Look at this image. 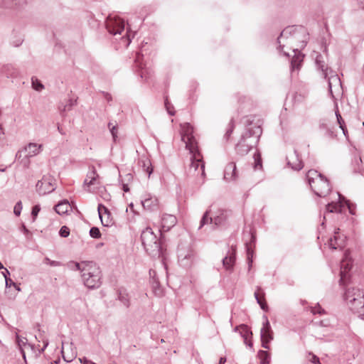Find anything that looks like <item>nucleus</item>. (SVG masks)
<instances>
[{
	"mask_svg": "<svg viewBox=\"0 0 364 364\" xmlns=\"http://www.w3.org/2000/svg\"><path fill=\"white\" fill-rule=\"evenodd\" d=\"M77 269L82 272V277L85 286L89 288H95L100 285V270L99 267L92 262H82L75 263Z\"/></svg>",
	"mask_w": 364,
	"mask_h": 364,
	"instance_id": "obj_1",
	"label": "nucleus"
},
{
	"mask_svg": "<svg viewBox=\"0 0 364 364\" xmlns=\"http://www.w3.org/2000/svg\"><path fill=\"white\" fill-rule=\"evenodd\" d=\"M309 183L314 193L320 197L327 196L331 190L329 181L316 170H309L306 174Z\"/></svg>",
	"mask_w": 364,
	"mask_h": 364,
	"instance_id": "obj_2",
	"label": "nucleus"
},
{
	"mask_svg": "<svg viewBox=\"0 0 364 364\" xmlns=\"http://www.w3.org/2000/svg\"><path fill=\"white\" fill-rule=\"evenodd\" d=\"M190 154H191V162L188 169V173L198 180L203 181L205 176V173L203 156L198 148H196L193 151H190Z\"/></svg>",
	"mask_w": 364,
	"mask_h": 364,
	"instance_id": "obj_3",
	"label": "nucleus"
},
{
	"mask_svg": "<svg viewBox=\"0 0 364 364\" xmlns=\"http://www.w3.org/2000/svg\"><path fill=\"white\" fill-rule=\"evenodd\" d=\"M345 298L352 309L364 314V294L360 289L355 287L348 288Z\"/></svg>",
	"mask_w": 364,
	"mask_h": 364,
	"instance_id": "obj_4",
	"label": "nucleus"
},
{
	"mask_svg": "<svg viewBox=\"0 0 364 364\" xmlns=\"http://www.w3.org/2000/svg\"><path fill=\"white\" fill-rule=\"evenodd\" d=\"M193 127L187 122L181 124V139L189 151H193L198 148V143L193 135Z\"/></svg>",
	"mask_w": 364,
	"mask_h": 364,
	"instance_id": "obj_5",
	"label": "nucleus"
},
{
	"mask_svg": "<svg viewBox=\"0 0 364 364\" xmlns=\"http://www.w3.org/2000/svg\"><path fill=\"white\" fill-rule=\"evenodd\" d=\"M106 27L110 33L120 34L124 29V22L119 17L109 16L106 21Z\"/></svg>",
	"mask_w": 364,
	"mask_h": 364,
	"instance_id": "obj_6",
	"label": "nucleus"
},
{
	"mask_svg": "<svg viewBox=\"0 0 364 364\" xmlns=\"http://www.w3.org/2000/svg\"><path fill=\"white\" fill-rule=\"evenodd\" d=\"M346 237L337 229L334 232L333 237H331L328 242L329 247L332 250H341L346 245Z\"/></svg>",
	"mask_w": 364,
	"mask_h": 364,
	"instance_id": "obj_7",
	"label": "nucleus"
},
{
	"mask_svg": "<svg viewBox=\"0 0 364 364\" xmlns=\"http://www.w3.org/2000/svg\"><path fill=\"white\" fill-rule=\"evenodd\" d=\"M54 189L55 185L50 177H43L36 184V190L41 195L51 193Z\"/></svg>",
	"mask_w": 364,
	"mask_h": 364,
	"instance_id": "obj_8",
	"label": "nucleus"
},
{
	"mask_svg": "<svg viewBox=\"0 0 364 364\" xmlns=\"http://www.w3.org/2000/svg\"><path fill=\"white\" fill-rule=\"evenodd\" d=\"M141 241L145 248L156 247L157 237L152 231L151 228H147L141 233Z\"/></svg>",
	"mask_w": 364,
	"mask_h": 364,
	"instance_id": "obj_9",
	"label": "nucleus"
},
{
	"mask_svg": "<svg viewBox=\"0 0 364 364\" xmlns=\"http://www.w3.org/2000/svg\"><path fill=\"white\" fill-rule=\"evenodd\" d=\"M273 339L272 331L268 321L264 324L261 330L262 346L265 349H269V343Z\"/></svg>",
	"mask_w": 364,
	"mask_h": 364,
	"instance_id": "obj_10",
	"label": "nucleus"
},
{
	"mask_svg": "<svg viewBox=\"0 0 364 364\" xmlns=\"http://www.w3.org/2000/svg\"><path fill=\"white\" fill-rule=\"evenodd\" d=\"M42 145L41 144L30 143L27 146H26L23 149V150L18 151L16 154V156L18 157V159H20L22 157L23 154H24L25 157H32L39 154Z\"/></svg>",
	"mask_w": 364,
	"mask_h": 364,
	"instance_id": "obj_11",
	"label": "nucleus"
},
{
	"mask_svg": "<svg viewBox=\"0 0 364 364\" xmlns=\"http://www.w3.org/2000/svg\"><path fill=\"white\" fill-rule=\"evenodd\" d=\"M98 213L102 224L105 226H109L112 224V218L109 210L103 205H98Z\"/></svg>",
	"mask_w": 364,
	"mask_h": 364,
	"instance_id": "obj_12",
	"label": "nucleus"
},
{
	"mask_svg": "<svg viewBox=\"0 0 364 364\" xmlns=\"http://www.w3.org/2000/svg\"><path fill=\"white\" fill-rule=\"evenodd\" d=\"M237 171L235 163H229L225 169L224 178L226 181H234L237 178Z\"/></svg>",
	"mask_w": 364,
	"mask_h": 364,
	"instance_id": "obj_13",
	"label": "nucleus"
},
{
	"mask_svg": "<svg viewBox=\"0 0 364 364\" xmlns=\"http://www.w3.org/2000/svg\"><path fill=\"white\" fill-rule=\"evenodd\" d=\"M177 223L176 218L170 214H166L162 218L161 227L164 231H168L171 228L173 227Z\"/></svg>",
	"mask_w": 364,
	"mask_h": 364,
	"instance_id": "obj_14",
	"label": "nucleus"
},
{
	"mask_svg": "<svg viewBox=\"0 0 364 364\" xmlns=\"http://www.w3.org/2000/svg\"><path fill=\"white\" fill-rule=\"evenodd\" d=\"M255 296L257 301V303L259 304L260 307L267 311L268 307L265 300V294L261 288H257V289L255 292Z\"/></svg>",
	"mask_w": 364,
	"mask_h": 364,
	"instance_id": "obj_15",
	"label": "nucleus"
},
{
	"mask_svg": "<svg viewBox=\"0 0 364 364\" xmlns=\"http://www.w3.org/2000/svg\"><path fill=\"white\" fill-rule=\"evenodd\" d=\"M235 262V250L232 249V252L223 259V264L227 269H231Z\"/></svg>",
	"mask_w": 364,
	"mask_h": 364,
	"instance_id": "obj_16",
	"label": "nucleus"
},
{
	"mask_svg": "<svg viewBox=\"0 0 364 364\" xmlns=\"http://www.w3.org/2000/svg\"><path fill=\"white\" fill-rule=\"evenodd\" d=\"M159 205V200L156 197L149 196L142 201V205L144 208L152 210Z\"/></svg>",
	"mask_w": 364,
	"mask_h": 364,
	"instance_id": "obj_17",
	"label": "nucleus"
},
{
	"mask_svg": "<svg viewBox=\"0 0 364 364\" xmlns=\"http://www.w3.org/2000/svg\"><path fill=\"white\" fill-rule=\"evenodd\" d=\"M250 149L251 146L249 144L246 143L245 138H242L236 146L237 152L241 155L248 153Z\"/></svg>",
	"mask_w": 364,
	"mask_h": 364,
	"instance_id": "obj_18",
	"label": "nucleus"
},
{
	"mask_svg": "<svg viewBox=\"0 0 364 364\" xmlns=\"http://www.w3.org/2000/svg\"><path fill=\"white\" fill-rule=\"evenodd\" d=\"M92 171L87 174V178L84 181V184L88 187L95 184V181L99 178V175L97 174L95 167H92Z\"/></svg>",
	"mask_w": 364,
	"mask_h": 364,
	"instance_id": "obj_19",
	"label": "nucleus"
},
{
	"mask_svg": "<svg viewBox=\"0 0 364 364\" xmlns=\"http://www.w3.org/2000/svg\"><path fill=\"white\" fill-rule=\"evenodd\" d=\"M339 201L338 202H336V203H329L326 205V210L328 211V212H331V213H333V212H336V213H341L342 211V208H343V203L342 200H341V197L339 196Z\"/></svg>",
	"mask_w": 364,
	"mask_h": 364,
	"instance_id": "obj_20",
	"label": "nucleus"
},
{
	"mask_svg": "<svg viewBox=\"0 0 364 364\" xmlns=\"http://www.w3.org/2000/svg\"><path fill=\"white\" fill-rule=\"evenodd\" d=\"M210 210H207L205 213L204 214L201 221H200V226L204 225L205 224L208 223L209 221L213 222L214 221L215 225H218L221 223V219L220 218L219 215L214 217V218H209V215L210 214Z\"/></svg>",
	"mask_w": 364,
	"mask_h": 364,
	"instance_id": "obj_21",
	"label": "nucleus"
},
{
	"mask_svg": "<svg viewBox=\"0 0 364 364\" xmlns=\"http://www.w3.org/2000/svg\"><path fill=\"white\" fill-rule=\"evenodd\" d=\"M351 267V264L350 261H348L346 258L343 259L341 262V280L342 282L344 281L346 275L348 272Z\"/></svg>",
	"mask_w": 364,
	"mask_h": 364,
	"instance_id": "obj_22",
	"label": "nucleus"
},
{
	"mask_svg": "<svg viewBox=\"0 0 364 364\" xmlns=\"http://www.w3.org/2000/svg\"><path fill=\"white\" fill-rule=\"evenodd\" d=\"M139 164L143 167L144 170L147 173L149 176L152 171L153 168L151 166V161L147 157H144L139 161Z\"/></svg>",
	"mask_w": 364,
	"mask_h": 364,
	"instance_id": "obj_23",
	"label": "nucleus"
},
{
	"mask_svg": "<svg viewBox=\"0 0 364 364\" xmlns=\"http://www.w3.org/2000/svg\"><path fill=\"white\" fill-rule=\"evenodd\" d=\"M70 208V204L67 200L60 202L55 207L56 213L60 215L66 213Z\"/></svg>",
	"mask_w": 364,
	"mask_h": 364,
	"instance_id": "obj_24",
	"label": "nucleus"
},
{
	"mask_svg": "<svg viewBox=\"0 0 364 364\" xmlns=\"http://www.w3.org/2000/svg\"><path fill=\"white\" fill-rule=\"evenodd\" d=\"M253 168L255 171L262 169V160L259 152H256L254 154V164Z\"/></svg>",
	"mask_w": 364,
	"mask_h": 364,
	"instance_id": "obj_25",
	"label": "nucleus"
},
{
	"mask_svg": "<svg viewBox=\"0 0 364 364\" xmlns=\"http://www.w3.org/2000/svg\"><path fill=\"white\" fill-rule=\"evenodd\" d=\"M257 357L262 364H268L270 360V355L267 350H259Z\"/></svg>",
	"mask_w": 364,
	"mask_h": 364,
	"instance_id": "obj_26",
	"label": "nucleus"
},
{
	"mask_svg": "<svg viewBox=\"0 0 364 364\" xmlns=\"http://www.w3.org/2000/svg\"><path fill=\"white\" fill-rule=\"evenodd\" d=\"M241 328H242V330L245 331V333L243 335L245 343L247 345H248L249 346L252 347V342L251 341V338H252V332H249L247 326H242Z\"/></svg>",
	"mask_w": 364,
	"mask_h": 364,
	"instance_id": "obj_27",
	"label": "nucleus"
},
{
	"mask_svg": "<svg viewBox=\"0 0 364 364\" xmlns=\"http://www.w3.org/2000/svg\"><path fill=\"white\" fill-rule=\"evenodd\" d=\"M108 127L110 129L114 140L115 141L117 137V124H113L112 123L109 122L108 124Z\"/></svg>",
	"mask_w": 364,
	"mask_h": 364,
	"instance_id": "obj_28",
	"label": "nucleus"
},
{
	"mask_svg": "<svg viewBox=\"0 0 364 364\" xmlns=\"http://www.w3.org/2000/svg\"><path fill=\"white\" fill-rule=\"evenodd\" d=\"M32 86L33 87L38 91H40L43 89V85L41 82L36 77L32 78Z\"/></svg>",
	"mask_w": 364,
	"mask_h": 364,
	"instance_id": "obj_29",
	"label": "nucleus"
},
{
	"mask_svg": "<svg viewBox=\"0 0 364 364\" xmlns=\"http://www.w3.org/2000/svg\"><path fill=\"white\" fill-rule=\"evenodd\" d=\"M307 359L309 362L314 364H321L319 358L312 353H309L307 355Z\"/></svg>",
	"mask_w": 364,
	"mask_h": 364,
	"instance_id": "obj_30",
	"label": "nucleus"
},
{
	"mask_svg": "<svg viewBox=\"0 0 364 364\" xmlns=\"http://www.w3.org/2000/svg\"><path fill=\"white\" fill-rule=\"evenodd\" d=\"M90 235L93 238H99L101 236L100 230L97 228H92L90 230Z\"/></svg>",
	"mask_w": 364,
	"mask_h": 364,
	"instance_id": "obj_31",
	"label": "nucleus"
},
{
	"mask_svg": "<svg viewBox=\"0 0 364 364\" xmlns=\"http://www.w3.org/2000/svg\"><path fill=\"white\" fill-rule=\"evenodd\" d=\"M59 233L61 237H67L70 235V229L67 226H63Z\"/></svg>",
	"mask_w": 364,
	"mask_h": 364,
	"instance_id": "obj_32",
	"label": "nucleus"
},
{
	"mask_svg": "<svg viewBox=\"0 0 364 364\" xmlns=\"http://www.w3.org/2000/svg\"><path fill=\"white\" fill-rule=\"evenodd\" d=\"M22 210L21 202H18L14 208V213L16 216H19Z\"/></svg>",
	"mask_w": 364,
	"mask_h": 364,
	"instance_id": "obj_33",
	"label": "nucleus"
},
{
	"mask_svg": "<svg viewBox=\"0 0 364 364\" xmlns=\"http://www.w3.org/2000/svg\"><path fill=\"white\" fill-rule=\"evenodd\" d=\"M337 119L340 128L343 130V134L346 135V127L344 121L343 120L341 115H337Z\"/></svg>",
	"mask_w": 364,
	"mask_h": 364,
	"instance_id": "obj_34",
	"label": "nucleus"
},
{
	"mask_svg": "<svg viewBox=\"0 0 364 364\" xmlns=\"http://www.w3.org/2000/svg\"><path fill=\"white\" fill-rule=\"evenodd\" d=\"M311 312L314 314H324V310L321 306H316L311 308Z\"/></svg>",
	"mask_w": 364,
	"mask_h": 364,
	"instance_id": "obj_35",
	"label": "nucleus"
},
{
	"mask_svg": "<svg viewBox=\"0 0 364 364\" xmlns=\"http://www.w3.org/2000/svg\"><path fill=\"white\" fill-rule=\"evenodd\" d=\"M40 210H41L40 206L38 205L33 207L31 214H32L34 220L36 218V216L38 215Z\"/></svg>",
	"mask_w": 364,
	"mask_h": 364,
	"instance_id": "obj_36",
	"label": "nucleus"
},
{
	"mask_svg": "<svg viewBox=\"0 0 364 364\" xmlns=\"http://www.w3.org/2000/svg\"><path fill=\"white\" fill-rule=\"evenodd\" d=\"M292 167L295 169H298V170L301 169L302 168L301 162L299 161L298 164L293 165Z\"/></svg>",
	"mask_w": 364,
	"mask_h": 364,
	"instance_id": "obj_37",
	"label": "nucleus"
},
{
	"mask_svg": "<svg viewBox=\"0 0 364 364\" xmlns=\"http://www.w3.org/2000/svg\"><path fill=\"white\" fill-rule=\"evenodd\" d=\"M17 343L20 348H21V343L25 345V343L22 340H21L18 336L17 337Z\"/></svg>",
	"mask_w": 364,
	"mask_h": 364,
	"instance_id": "obj_38",
	"label": "nucleus"
},
{
	"mask_svg": "<svg viewBox=\"0 0 364 364\" xmlns=\"http://www.w3.org/2000/svg\"><path fill=\"white\" fill-rule=\"evenodd\" d=\"M123 191L124 192H128L129 191V188L128 187V185L127 184H124L123 185Z\"/></svg>",
	"mask_w": 364,
	"mask_h": 364,
	"instance_id": "obj_39",
	"label": "nucleus"
},
{
	"mask_svg": "<svg viewBox=\"0 0 364 364\" xmlns=\"http://www.w3.org/2000/svg\"><path fill=\"white\" fill-rule=\"evenodd\" d=\"M80 362L83 364H86L87 362H91L90 360H88L87 359H86L85 358H83L82 359H80Z\"/></svg>",
	"mask_w": 364,
	"mask_h": 364,
	"instance_id": "obj_40",
	"label": "nucleus"
},
{
	"mask_svg": "<svg viewBox=\"0 0 364 364\" xmlns=\"http://www.w3.org/2000/svg\"><path fill=\"white\" fill-rule=\"evenodd\" d=\"M225 361H226L225 358H221L220 360V363L219 364H224Z\"/></svg>",
	"mask_w": 364,
	"mask_h": 364,
	"instance_id": "obj_41",
	"label": "nucleus"
},
{
	"mask_svg": "<svg viewBox=\"0 0 364 364\" xmlns=\"http://www.w3.org/2000/svg\"><path fill=\"white\" fill-rule=\"evenodd\" d=\"M126 41H127V46H128L129 44L130 41H131L129 34L127 35V38L126 39Z\"/></svg>",
	"mask_w": 364,
	"mask_h": 364,
	"instance_id": "obj_42",
	"label": "nucleus"
},
{
	"mask_svg": "<svg viewBox=\"0 0 364 364\" xmlns=\"http://www.w3.org/2000/svg\"><path fill=\"white\" fill-rule=\"evenodd\" d=\"M166 108H167L168 112L171 114H172V115H173V114H174V112H172L171 110H169V107H168L167 104H166Z\"/></svg>",
	"mask_w": 364,
	"mask_h": 364,
	"instance_id": "obj_43",
	"label": "nucleus"
},
{
	"mask_svg": "<svg viewBox=\"0 0 364 364\" xmlns=\"http://www.w3.org/2000/svg\"><path fill=\"white\" fill-rule=\"evenodd\" d=\"M292 159H293V156H290V158H289V164H293V162L291 161H292Z\"/></svg>",
	"mask_w": 364,
	"mask_h": 364,
	"instance_id": "obj_44",
	"label": "nucleus"
},
{
	"mask_svg": "<svg viewBox=\"0 0 364 364\" xmlns=\"http://www.w3.org/2000/svg\"><path fill=\"white\" fill-rule=\"evenodd\" d=\"M6 285H9V284H11V283H13V282L11 279H9V280L6 279Z\"/></svg>",
	"mask_w": 364,
	"mask_h": 364,
	"instance_id": "obj_45",
	"label": "nucleus"
},
{
	"mask_svg": "<svg viewBox=\"0 0 364 364\" xmlns=\"http://www.w3.org/2000/svg\"><path fill=\"white\" fill-rule=\"evenodd\" d=\"M6 285H9V284H11V283H13V282L11 279H9V280L6 279Z\"/></svg>",
	"mask_w": 364,
	"mask_h": 364,
	"instance_id": "obj_46",
	"label": "nucleus"
},
{
	"mask_svg": "<svg viewBox=\"0 0 364 364\" xmlns=\"http://www.w3.org/2000/svg\"><path fill=\"white\" fill-rule=\"evenodd\" d=\"M4 268V266L3 264H1V262H0V269H3Z\"/></svg>",
	"mask_w": 364,
	"mask_h": 364,
	"instance_id": "obj_47",
	"label": "nucleus"
},
{
	"mask_svg": "<svg viewBox=\"0 0 364 364\" xmlns=\"http://www.w3.org/2000/svg\"><path fill=\"white\" fill-rule=\"evenodd\" d=\"M127 178H128V180H129V179H131V178H132V176H131V175H129H129H127Z\"/></svg>",
	"mask_w": 364,
	"mask_h": 364,
	"instance_id": "obj_48",
	"label": "nucleus"
},
{
	"mask_svg": "<svg viewBox=\"0 0 364 364\" xmlns=\"http://www.w3.org/2000/svg\"><path fill=\"white\" fill-rule=\"evenodd\" d=\"M86 364H96V363L91 361V362H87Z\"/></svg>",
	"mask_w": 364,
	"mask_h": 364,
	"instance_id": "obj_49",
	"label": "nucleus"
}]
</instances>
